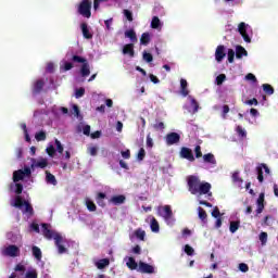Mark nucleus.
I'll list each match as a JSON object with an SVG mask.
<instances>
[{"instance_id":"8fccbe9b","label":"nucleus","mask_w":278,"mask_h":278,"mask_svg":"<svg viewBox=\"0 0 278 278\" xmlns=\"http://www.w3.org/2000/svg\"><path fill=\"white\" fill-rule=\"evenodd\" d=\"M260 241L262 244H266L268 242V233L267 232H261L260 233Z\"/></svg>"},{"instance_id":"20e7f679","label":"nucleus","mask_w":278,"mask_h":278,"mask_svg":"<svg viewBox=\"0 0 278 278\" xmlns=\"http://www.w3.org/2000/svg\"><path fill=\"white\" fill-rule=\"evenodd\" d=\"M25 205V214H29V216H34V206L25 200L21 195L15 197L14 207H23Z\"/></svg>"},{"instance_id":"ea45409f","label":"nucleus","mask_w":278,"mask_h":278,"mask_svg":"<svg viewBox=\"0 0 278 278\" xmlns=\"http://www.w3.org/2000/svg\"><path fill=\"white\" fill-rule=\"evenodd\" d=\"M123 14L125 16V18H127L129 21V23L134 22V13L127 9H125L123 11Z\"/></svg>"},{"instance_id":"bf43d9fd","label":"nucleus","mask_w":278,"mask_h":278,"mask_svg":"<svg viewBox=\"0 0 278 278\" xmlns=\"http://www.w3.org/2000/svg\"><path fill=\"white\" fill-rule=\"evenodd\" d=\"M147 147L153 149V138H151V134H148L147 136Z\"/></svg>"},{"instance_id":"09e8293b","label":"nucleus","mask_w":278,"mask_h":278,"mask_svg":"<svg viewBox=\"0 0 278 278\" xmlns=\"http://www.w3.org/2000/svg\"><path fill=\"white\" fill-rule=\"evenodd\" d=\"M143 60H144V62H148V63L153 62V54L144 51L143 52Z\"/></svg>"},{"instance_id":"4c0bfd02","label":"nucleus","mask_w":278,"mask_h":278,"mask_svg":"<svg viewBox=\"0 0 278 278\" xmlns=\"http://www.w3.org/2000/svg\"><path fill=\"white\" fill-rule=\"evenodd\" d=\"M263 90L265 92V94H275V88H273V86H270L269 84H264L263 85Z\"/></svg>"},{"instance_id":"13d9d810","label":"nucleus","mask_w":278,"mask_h":278,"mask_svg":"<svg viewBox=\"0 0 278 278\" xmlns=\"http://www.w3.org/2000/svg\"><path fill=\"white\" fill-rule=\"evenodd\" d=\"M191 105L193 106V113L199 112V102L194 98L191 99Z\"/></svg>"},{"instance_id":"58836bf2","label":"nucleus","mask_w":278,"mask_h":278,"mask_svg":"<svg viewBox=\"0 0 278 278\" xmlns=\"http://www.w3.org/2000/svg\"><path fill=\"white\" fill-rule=\"evenodd\" d=\"M35 138H36L37 142H42V141L47 140V132L41 130L35 135Z\"/></svg>"},{"instance_id":"cd10ccee","label":"nucleus","mask_w":278,"mask_h":278,"mask_svg":"<svg viewBox=\"0 0 278 278\" xmlns=\"http://www.w3.org/2000/svg\"><path fill=\"white\" fill-rule=\"evenodd\" d=\"M126 266H128L130 270H138L139 268L138 263H136V260L134 257L128 258Z\"/></svg>"},{"instance_id":"f257e3e1","label":"nucleus","mask_w":278,"mask_h":278,"mask_svg":"<svg viewBox=\"0 0 278 278\" xmlns=\"http://www.w3.org/2000/svg\"><path fill=\"white\" fill-rule=\"evenodd\" d=\"M187 188L190 194L198 197H203V194H207V197H212V184L207 181H201V178H199V176H188Z\"/></svg>"},{"instance_id":"6ab92c4d","label":"nucleus","mask_w":278,"mask_h":278,"mask_svg":"<svg viewBox=\"0 0 278 278\" xmlns=\"http://www.w3.org/2000/svg\"><path fill=\"white\" fill-rule=\"evenodd\" d=\"M180 92L182 97H188V94H190V91L188 90V80L184 78L180 79Z\"/></svg>"},{"instance_id":"3c124183","label":"nucleus","mask_w":278,"mask_h":278,"mask_svg":"<svg viewBox=\"0 0 278 278\" xmlns=\"http://www.w3.org/2000/svg\"><path fill=\"white\" fill-rule=\"evenodd\" d=\"M185 253L192 256L194 255V249L192 247H190L189 244L185 245Z\"/></svg>"},{"instance_id":"680f3d73","label":"nucleus","mask_w":278,"mask_h":278,"mask_svg":"<svg viewBox=\"0 0 278 278\" xmlns=\"http://www.w3.org/2000/svg\"><path fill=\"white\" fill-rule=\"evenodd\" d=\"M46 151L50 157H53V155H55V148L53 146H50L49 148H47Z\"/></svg>"},{"instance_id":"a19ab883","label":"nucleus","mask_w":278,"mask_h":278,"mask_svg":"<svg viewBox=\"0 0 278 278\" xmlns=\"http://www.w3.org/2000/svg\"><path fill=\"white\" fill-rule=\"evenodd\" d=\"M236 131L239 136V138H247V130L242 128V126H237Z\"/></svg>"},{"instance_id":"a18cd8bd","label":"nucleus","mask_w":278,"mask_h":278,"mask_svg":"<svg viewBox=\"0 0 278 278\" xmlns=\"http://www.w3.org/2000/svg\"><path fill=\"white\" fill-rule=\"evenodd\" d=\"M227 79V76L225 74H219L216 77V84L217 86H223V83Z\"/></svg>"},{"instance_id":"5701e85b","label":"nucleus","mask_w":278,"mask_h":278,"mask_svg":"<svg viewBox=\"0 0 278 278\" xmlns=\"http://www.w3.org/2000/svg\"><path fill=\"white\" fill-rule=\"evenodd\" d=\"M96 266L99 270H103L106 266H110V258H101L96 263Z\"/></svg>"},{"instance_id":"e433bc0d","label":"nucleus","mask_w":278,"mask_h":278,"mask_svg":"<svg viewBox=\"0 0 278 278\" xmlns=\"http://www.w3.org/2000/svg\"><path fill=\"white\" fill-rule=\"evenodd\" d=\"M160 25H162V22H160V17L153 16L151 22L152 29H160Z\"/></svg>"},{"instance_id":"6e6d98bb","label":"nucleus","mask_w":278,"mask_h":278,"mask_svg":"<svg viewBox=\"0 0 278 278\" xmlns=\"http://www.w3.org/2000/svg\"><path fill=\"white\" fill-rule=\"evenodd\" d=\"M15 194H23V185L16 182L15 184Z\"/></svg>"},{"instance_id":"37998d69","label":"nucleus","mask_w":278,"mask_h":278,"mask_svg":"<svg viewBox=\"0 0 278 278\" xmlns=\"http://www.w3.org/2000/svg\"><path fill=\"white\" fill-rule=\"evenodd\" d=\"M146 156H147V152L144 151V148H140V150L137 154V160L139 162H142V160H144Z\"/></svg>"},{"instance_id":"69168bd1","label":"nucleus","mask_w":278,"mask_h":278,"mask_svg":"<svg viewBox=\"0 0 278 278\" xmlns=\"http://www.w3.org/2000/svg\"><path fill=\"white\" fill-rule=\"evenodd\" d=\"M122 157H124V160H129V157H131V152L129 150L122 151Z\"/></svg>"},{"instance_id":"c756f323","label":"nucleus","mask_w":278,"mask_h":278,"mask_svg":"<svg viewBox=\"0 0 278 278\" xmlns=\"http://www.w3.org/2000/svg\"><path fill=\"white\" fill-rule=\"evenodd\" d=\"M256 173H257V180L260 181V184H264V169L262 167V164H260L256 167Z\"/></svg>"},{"instance_id":"2eb2a0df","label":"nucleus","mask_w":278,"mask_h":278,"mask_svg":"<svg viewBox=\"0 0 278 278\" xmlns=\"http://www.w3.org/2000/svg\"><path fill=\"white\" fill-rule=\"evenodd\" d=\"M123 55H128L129 58H134L136 55V51L134 50V43H127L123 47L122 50Z\"/></svg>"},{"instance_id":"5fc2aeb1","label":"nucleus","mask_w":278,"mask_h":278,"mask_svg":"<svg viewBox=\"0 0 278 278\" xmlns=\"http://www.w3.org/2000/svg\"><path fill=\"white\" fill-rule=\"evenodd\" d=\"M31 231H35L36 233H40V226L37 223L30 224Z\"/></svg>"},{"instance_id":"c85d7f7f","label":"nucleus","mask_w":278,"mask_h":278,"mask_svg":"<svg viewBox=\"0 0 278 278\" xmlns=\"http://www.w3.org/2000/svg\"><path fill=\"white\" fill-rule=\"evenodd\" d=\"M240 229V220L230 222L229 231L230 233H236Z\"/></svg>"},{"instance_id":"7c9ffc66","label":"nucleus","mask_w":278,"mask_h":278,"mask_svg":"<svg viewBox=\"0 0 278 278\" xmlns=\"http://www.w3.org/2000/svg\"><path fill=\"white\" fill-rule=\"evenodd\" d=\"M151 231H153L154 233H157V231H160V223H157V219H155V217H153L151 219Z\"/></svg>"},{"instance_id":"f03ea898","label":"nucleus","mask_w":278,"mask_h":278,"mask_svg":"<svg viewBox=\"0 0 278 278\" xmlns=\"http://www.w3.org/2000/svg\"><path fill=\"white\" fill-rule=\"evenodd\" d=\"M49 224H41L42 235L47 240H54V244L58 248V252L60 255L66 253V248L62 244L64 242V238L60 232H55L50 229Z\"/></svg>"},{"instance_id":"603ef678","label":"nucleus","mask_w":278,"mask_h":278,"mask_svg":"<svg viewBox=\"0 0 278 278\" xmlns=\"http://www.w3.org/2000/svg\"><path fill=\"white\" fill-rule=\"evenodd\" d=\"M239 270L241 273H249V265L247 263H240L239 264Z\"/></svg>"},{"instance_id":"bb28decb","label":"nucleus","mask_w":278,"mask_h":278,"mask_svg":"<svg viewBox=\"0 0 278 278\" xmlns=\"http://www.w3.org/2000/svg\"><path fill=\"white\" fill-rule=\"evenodd\" d=\"M163 211H164L163 218H165V220H168V218H173V210L170 208V205H165L163 207Z\"/></svg>"},{"instance_id":"c9c22d12","label":"nucleus","mask_w":278,"mask_h":278,"mask_svg":"<svg viewBox=\"0 0 278 278\" xmlns=\"http://www.w3.org/2000/svg\"><path fill=\"white\" fill-rule=\"evenodd\" d=\"M135 236L136 238H138V240H141V241H144V238L147 236V232L144 230H142L141 228H138L136 231H135Z\"/></svg>"},{"instance_id":"774afa93","label":"nucleus","mask_w":278,"mask_h":278,"mask_svg":"<svg viewBox=\"0 0 278 278\" xmlns=\"http://www.w3.org/2000/svg\"><path fill=\"white\" fill-rule=\"evenodd\" d=\"M245 79H248V81H257V78L255 77V75L251 73L245 75Z\"/></svg>"},{"instance_id":"1a4fd4ad","label":"nucleus","mask_w":278,"mask_h":278,"mask_svg":"<svg viewBox=\"0 0 278 278\" xmlns=\"http://www.w3.org/2000/svg\"><path fill=\"white\" fill-rule=\"evenodd\" d=\"M137 270L138 273H142L144 275H153V273H155V268L152 265H149L142 261L139 262V267Z\"/></svg>"},{"instance_id":"a878e982","label":"nucleus","mask_w":278,"mask_h":278,"mask_svg":"<svg viewBox=\"0 0 278 278\" xmlns=\"http://www.w3.org/2000/svg\"><path fill=\"white\" fill-rule=\"evenodd\" d=\"M31 251L35 258H37L38 261L42 260V251L40 250V248H38L37 245H33Z\"/></svg>"},{"instance_id":"4be33fe9","label":"nucleus","mask_w":278,"mask_h":278,"mask_svg":"<svg viewBox=\"0 0 278 278\" xmlns=\"http://www.w3.org/2000/svg\"><path fill=\"white\" fill-rule=\"evenodd\" d=\"M80 75L81 77H88L90 75V64H88V61L83 63L80 67Z\"/></svg>"},{"instance_id":"e2e57ef3","label":"nucleus","mask_w":278,"mask_h":278,"mask_svg":"<svg viewBox=\"0 0 278 278\" xmlns=\"http://www.w3.org/2000/svg\"><path fill=\"white\" fill-rule=\"evenodd\" d=\"M268 220H273V216L266 215L263 219V225H266L267 227H270V222H268Z\"/></svg>"},{"instance_id":"2f4dec72","label":"nucleus","mask_w":278,"mask_h":278,"mask_svg":"<svg viewBox=\"0 0 278 278\" xmlns=\"http://www.w3.org/2000/svg\"><path fill=\"white\" fill-rule=\"evenodd\" d=\"M86 206L89 212H97V204L90 199L86 200Z\"/></svg>"},{"instance_id":"7ed1b4c3","label":"nucleus","mask_w":278,"mask_h":278,"mask_svg":"<svg viewBox=\"0 0 278 278\" xmlns=\"http://www.w3.org/2000/svg\"><path fill=\"white\" fill-rule=\"evenodd\" d=\"M92 2L90 0H83L78 5V14L85 18H90L92 16Z\"/></svg>"},{"instance_id":"39448f33","label":"nucleus","mask_w":278,"mask_h":278,"mask_svg":"<svg viewBox=\"0 0 278 278\" xmlns=\"http://www.w3.org/2000/svg\"><path fill=\"white\" fill-rule=\"evenodd\" d=\"M25 177H31V168L24 167V169H17L13 173L14 184H18V181H23Z\"/></svg>"},{"instance_id":"a211bd4d","label":"nucleus","mask_w":278,"mask_h":278,"mask_svg":"<svg viewBox=\"0 0 278 278\" xmlns=\"http://www.w3.org/2000/svg\"><path fill=\"white\" fill-rule=\"evenodd\" d=\"M80 29H81L84 38H86L87 40H90L92 38V34H90V29H88L87 23H81Z\"/></svg>"},{"instance_id":"6e6552de","label":"nucleus","mask_w":278,"mask_h":278,"mask_svg":"<svg viewBox=\"0 0 278 278\" xmlns=\"http://www.w3.org/2000/svg\"><path fill=\"white\" fill-rule=\"evenodd\" d=\"M249 28V24L241 22L238 25V31L240 34V36L243 38L244 42H251V37L249 36V34L247 33V29Z\"/></svg>"},{"instance_id":"9b49d317","label":"nucleus","mask_w":278,"mask_h":278,"mask_svg":"<svg viewBox=\"0 0 278 278\" xmlns=\"http://www.w3.org/2000/svg\"><path fill=\"white\" fill-rule=\"evenodd\" d=\"M42 90H45V80L37 79L33 84V88H31L33 97H38V94H40V92H42Z\"/></svg>"},{"instance_id":"de8ad7c7","label":"nucleus","mask_w":278,"mask_h":278,"mask_svg":"<svg viewBox=\"0 0 278 278\" xmlns=\"http://www.w3.org/2000/svg\"><path fill=\"white\" fill-rule=\"evenodd\" d=\"M54 144L56 146L58 153L63 154L64 153V146H62V142H60V140L55 139Z\"/></svg>"},{"instance_id":"f8f14e48","label":"nucleus","mask_w":278,"mask_h":278,"mask_svg":"<svg viewBox=\"0 0 278 278\" xmlns=\"http://www.w3.org/2000/svg\"><path fill=\"white\" fill-rule=\"evenodd\" d=\"M180 157L184 160H188L189 162H194V154L192 153V150L187 147H182L180 150Z\"/></svg>"},{"instance_id":"412c9836","label":"nucleus","mask_w":278,"mask_h":278,"mask_svg":"<svg viewBox=\"0 0 278 278\" xmlns=\"http://www.w3.org/2000/svg\"><path fill=\"white\" fill-rule=\"evenodd\" d=\"M125 38H129V40L134 43L138 42V36L136 35V30L129 29L125 31Z\"/></svg>"},{"instance_id":"f704fd0d","label":"nucleus","mask_w":278,"mask_h":278,"mask_svg":"<svg viewBox=\"0 0 278 278\" xmlns=\"http://www.w3.org/2000/svg\"><path fill=\"white\" fill-rule=\"evenodd\" d=\"M232 181L233 184H239V186H242V184L244 182V180L240 177V173L235 172L232 174Z\"/></svg>"},{"instance_id":"ddd939ff","label":"nucleus","mask_w":278,"mask_h":278,"mask_svg":"<svg viewBox=\"0 0 278 278\" xmlns=\"http://www.w3.org/2000/svg\"><path fill=\"white\" fill-rule=\"evenodd\" d=\"M227 53L225 52V46L220 45L217 46L216 50H215V60L216 62L220 63L223 62V60H225Z\"/></svg>"},{"instance_id":"72a5a7b5","label":"nucleus","mask_w":278,"mask_h":278,"mask_svg":"<svg viewBox=\"0 0 278 278\" xmlns=\"http://www.w3.org/2000/svg\"><path fill=\"white\" fill-rule=\"evenodd\" d=\"M198 214H199V218L205 223V220H207V212H205V210L203 207H198Z\"/></svg>"},{"instance_id":"b1692460","label":"nucleus","mask_w":278,"mask_h":278,"mask_svg":"<svg viewBox=\"0 0 278 278\" xmlns=\"http://www.w3.org/2000/svg\"><path fill=\"white\" fill-rule=\"evenodd\" d=\"M203 162L205 164H214L216 165V157L212 153H207L203 155Z\"/></svg>"},{"instance_id":"0e129e2a","label":"nucleus","mask_w":278,"mask_h":278,"mask_svg":"<svg viewBox=\"0 0 278 278\" xmlns=\"http://www.w3.org/2000/svg\"><path fill=\"white\" fill-rule=\"evenodd\" d=\"M63 71H71L73 68V63L71 62H64L63 66H62Z\"/></svg>"},{"instance_id":"4d7b16f0","label":"nucleus","mask_w":278,"mask_h":278,"mask_svg":"<svg viewBox=\"0 0 278 278\" xmlns=\"http://www.w3.org/2000/svg\"><path fill=\"white\" fill-rule=\"evenodd\" d=\"M153 127L156 130H164L166 128V126L164 125L163 122H159V123L154 124Z\"/></svg>"},{"instance_id":"0eeeda50","label":"nucleus","mask_w":278,"mask_h":278,"mask_svg":"<svg viewBox=\"0 0 278 278\" xmlns=\"http://www.w3.org/2000/svg\"><path fill=\"white\" fill-rule=\"evenodd\" d=\"M49 166V160L45 157H40L39 160L31 159V165L30 168L34 170V168H41L45 169Z\"/></svg>"},{"instance_id":"338daca9","label":"nucleus","mask_w":278,"mask_h":278,"mask_svg":"<svg viewBox=\"0 0 278 278\" xmlns=\"http://www.w3.org/2000/svg\"><path fill=\"white\" fill-rule=\"evenodd\" d=\"M99 151V149L97 147H90L88 148V152L90 153V155L94 156L97 155V152Z\"/></svg>"},{"instance_id":"dca6fc26","label":"nucleus","mask_w":278,"mask_h":278,"mask_svg":"<svg viewBox=\"0 0 278 278\" xmlns=\"http://www.w3.org/2000/svg\"><path fill=\"white\" fill-rule=\"evenodd\" d=\"M125 201H126V198L123 194L114 195L110 199V203H113V205H123Z\"/></svg>"},{"instance_id":"aec40b11","label":"nucleus","mask_w":278,"mask_h":278,"mask_svg":"<svg viewBox=\"0 0 278 278\" xmlns=\"http://www.w3.org/2000/svg\"><path fill=\"white\" fill-rule=\"evenodd\" d=\"M46 182L50 184L51 186H58V179L49 170H46Z\"/></svg>"},{"instance_id":"f3484780","label":"nucleus","mask_w":278,"mask_h":278,"mask_svg":"<svg viewBox=\"0 0 278 278\" xmlns=\"http://www.w3.org/2000/svg\"><path fill=\"white\" fill-rule=\"evenodd\" d=\"M249 55V52H247V49L242 46H237L236 47V58L237 60H242V58Z\"/></svg>"},{"instance_id":"864d4df0","label":"nucleus","mask_w":278,"mask_h":278,"mask_svg":"<svg viewBox=\"0 0 278 278\" xmlns=\"http://www.w3.org/2000/svg\"><path fill=\"white\" fill-rule=\"evenodd\" d=\"M194 153H195L197 160H199V157H203V152H201V146H197L194 148Z\"/></svg>"},{"instance_id":"393cba45","label":"nucleus","mask_w":278,"mask_h":278,"mask_svg":"<svg viewBox=\"0 0 278 278\" xmlns=\"http://www.w3.org/2000/svg\"><path fill=\"white\" fill-rule=\"evenodd\" d=\"M149 42H151V34L143 33L140 38V45H143L144 47H147Z\"/></svg>"},{"instance_id":"49530a36","label":"nucleus","mask_w":278,"mask_h":278,"mask_svg":"<svg viewBox=\"0 0 278 278\" xmlns=\"http://www.w3.org/2000/svg\"><path fill=\"white\" fill-rule=\"evenodd\" d=\"M25 278H38V271L36 269L28 270Z\"/></svg>"},{"instance_id":"c03bdc74","label":"nucleus","mask_w":278,"mask_h":278,"mask_svg":"<svg viewBox=\"0 0 278 278\" xmlns=\"http://www.w3.org/2000/svg\"><path fill=\"white\" fill-rule=\"evenodd\" d=\"M84 94H86V89L84 87L76 89V92H75L76 99H81Z\"/></svg>"},{"instance_id":"9d476101","label":"nucleus","mask_w":278,"mask_h":278,"mask_svg":"<svg viewBox=\"0 0 278 278\" xmlns=\"http://www.w3.org/2000/svg\"><path fill=\"white\" fill-rule=\"evenodd\" d=\"M179 140H181V136L177 132H169L165 137V141L168 147L179 143Z\"/></svg>"},{"instance_id":"473e14b6","label":"nucleus","mask_w":278,"mask_h":278,"mask_svg":"<svg viewBox=\"0 0 278 278\" xmlns=\"http://www.w3.org/2000/svg\"><path fill=\"white\" fill-rule=\"evenodd\" d=\"M72 62H74L75 64H84L86 61H88L86 58H83L80 55H72Z\"/></svg>"},{"instance_id":"423d86ee","label":"nucleus","mask_w":278,"mask_h":278,"mask_svg":"<svg viewBox=\"0 0 278 278\" xmlns=\"http://www.w3.org/2000/svg\"><path fill=\"white\" fill-rule=\"evenodd\" d=\"M20 253H21V250L18 249V247H16L14 244L7 247L2 251V255L7 256V257H18Z\"/></svg>"},{"instance_id":"79ce46f5","label":"nucleus","mask_w":278,"mask_h":278,"mask_svg":"<svg viewBox=\"0 0 278 278\" xmlns=\"http://www.w3.org/2000/svg\"><path fill=\"white\" fill-rule=\"evenodd\" d=\"M227 55H228L229 64H233V60L236 58V51H233V49H229Z\"/></svg>"},{"instance_id":"052dcab7","label":"nucleus","mask_w":278,"mask_h":278,"mask_svg":"<svg viewBox=\"0 0 278 278\" xmlns=\"http://www.w3.org/2000/svg\"><path fill=\"white\" fill-rule=\"evenodd\" d=\"M213 218H220V210H218V206H215L212 212Z\"/></svg>"},{"instance_id":"4468645a","label":"nucleus","mask_w":278,"mask_h":278,"mask_svg":"<svg viewBox=\"0 0 278 278\" xmlns=\"http://www.w3.org/2000/svg\"><path fill=\"white\" fill-rule=\"evenodd\" d=\"M264 192L260 193L257 200H256V205H257V208H256V216H260V214H262V212H264Z\"/></svg>"}]
</instances>
